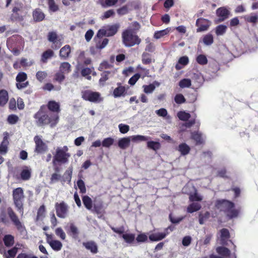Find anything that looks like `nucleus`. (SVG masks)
Instances as JSON below:
<instances>
[{
    "mask_svg": "<svg viewBox=\"0 0 258 258\" xmlns=\"http://www.w3.org/2000/svg\"><path fill=\"white\" fill-rule=\"evenodd\" d=\"M36 119L37 123L39 125L50 124L51 127L56 125L58 121V116L57 114H46L41 108L34 116Z\"/></svg>",
    "mask_w": 258,
    "mask_h": 258,
    "instance_id": "obj_1",
    "label": "nucleus"
},
{
    "mask_svg": "<svg viewBox=\"0 0 258 258\" xmlns=\"http://www.w3.org/2000/svg\"><path fill=\"white\" fill-rule=\"evenodd\" d=\"M215 206L220 211L226 213L230 218L236 217L239 213L238 210L233 209L234 204L227 200H217Z\"/></svg>",
    "mask_w": 258,
    "mask_h": 258,
    "instance_id": "obj_2",
    "label": "nucleus"
},
{
    "mask_svg": "<svg viewBox=\"0 0 258 258\" xmlns=\"http://www.w3.org/2000/svg\"><path fill=\"white\" fill-rule=\"evenodd\" d=\"M123 44L126 47H131L140 43L141 40L136 33L130 27L124 30L122 33Z\"/></svg>",
    "mask_w": 258,
    "mask_h": 258,
    "instance_id": "obj_3",
    "label": "nucleus"
},
{
    "mask_svg": "<svg viewBox=\"0 0 258 258\" xmlns=\"http://www.w3.org/2000/svg\"><path fill=\"white\" fill-rule=\"evenodd\" d=\"M71 155L68 153V148L64 146L62 147H58L56 150V153L53 157V163L55 164L56 162L62 164L67 163Z\"/></svg>",
    "mask_w": 258,
    "mask_h": 258,
    "instance_id": "obj_4",
    "label": "nucleus"
},
{
    "mask_svg": "<svg viewBox=\"0 0 258 258\" xmlns=\"http://www.w3.org/2000/svg\"><path fill=\"white\" fill-rule=\"evenodd\" d=\"M119 27L120 26L118 24L104 26L98 31L97 37H102L103 36L107 37L112 36L117 32Z\"/></svg>",
    "mask_w": 258,
    "mask_h": 258,
    "instance_id": "obj_5",
    "label": "nucleus"
},
{
    "mask_svg": "<svg viewBox=\"0 0 258 258\" xmlns=\"http://www.w3.org/2000/svg\"><path fill=\"white\" fill-rule=\"evenodd\" d=\"M13 197L14 204L20 213L23 214V201L24 198V191L21 187L14 189Z\"/></svg>",
    "mask_w": 258,
    "mask_h": 258,
    "instance_id": "obj_6",
    "label": "nucleus"
},
{
    "mask_svg": "<svg viewBox=\"0 0 258 258\" xmlns=\"http://www.w3.org/2000/svg\"><path fill=\"white\" fill-rule=\"evenodd\" d=\"M7 213L9 215L11 221L16 226L17 230L22 235H25L26 233V230L25 226L19 220L18 216L14 213L11 208H9L7 210Z\"/></svg>",
    "mask_w": 258,
    "mask_h": 258,
    "instance_id": "obj_7",
    "label": "nucleus"
},
{
    "mask_svg": "<svg viewBox=\"0 0 258 258\" xmlns=\"http://www.w3.org/2000/svg\"><path fill=\"white\" fill-rule=\"evenodd\" d=\"M82 96L84 100L92 102L98 103L103 100V98L99 92H93L90 90L82 92Z\"/></svg>",
    "mask_w": 258,
    "mask_h": 258,
    "instance_id": "obj_8",
    "label": "nucleus"
},
{
    "mask_svg": "<svg viewBox=\"0 0 258 258\" xmlns=\"http://www.w3.org/2000/svg\"><path fill=\"white\" fill-rule=\"evenodd\" d=\"M47 39L52 43L51 47L53 49L59 48L62 44L61 37L57 35L56 32H49L47 35Z\"/></svg>",
    "mask_w": 258,
    "mask_h": 258,
    "instance_id": "obj_9",
    "label": "nucleus"
},
{
    "mask_svg": "<svg viewBox=\"0 0 258 258\" xmlns=\"http://www.w3.org/2000/svg\"><path fill=\"white\" fill-rule=\"evenodd\" d=\"M56 215L61 218H65L68 214V206L63 202L56 203L55 205Z\"/></svg>",
    "mask_w": 258,
    "mask_h": 258,
    "instance_id": "obj_10",
    "label": "nucleus"
},
{
    "mask_svg": "<svg viewBox=\"0 0 258 258\" xmlns=\"http://www.w3.org/2000/svg\"><path fill=\"white\" fill-rule=\"evenodd\" d=\"M27 79V75L24 72H20L18 74L16 80L17 82L16 86L18 89H21L26 88L29 84Z\"/></svg>",
    "mask_w": 258,
    "mask_h": 258,
    "instance_id": "obj_11",
    "label": "nucleus"
},
{
    "mask_svg": "<svg viewBox=\"0 0 258 258\" xmlns=\"http://www.w3.org/2000/svg\"><path fill=\"white\" fill-rule=\"evenodd\" d=\"M34 141L35 143V151L37 153H42L47 149V145L42 140L41 137L36 136L34 138Z\"/></svg>",
    "mask_w": 258,
    "mask_h": 258,
    "instance_id": "obj_12",
    "label": "nucleus"
},
{
    "mask_svg": "<svg viewBox=\"0 0 258 258\" xmlns=\"http://www.w3.org/2000/svg\"><path fill=\"white\" fill-rule=\"evenodd\" d=\"M173 230V228L169 227L163 232H157L151 234L149 236V239L152 241H157L163 239L169 234L168 230Z\"/></svg>",
    "mask_w": 258,
    "mask_h": 258,
    "instance_id": "obj_13",
    "label": "nucleus"
},
{
    "mask_svg": "<svg viewBox=\"0 0 258 258\" xmlns=\"http://www.w3.org/2000/svg\"><path fill=\"white\" fill-rule=\"evenodd\" d=\"M211 22L207 19L199 18L196 21V26L198 27L197 29V32L206 31L211 25Z\"/></svg>",
    "mask_w": 258,
    "mask_h": 258,
    "instance_id": "obj_14",
    "label": "nucleus"
},
{
    "mask_svg": "<svg viewBox=\"0 0 258 258\" xmlns=\"http://www.w3.org/2000/svg\"><path fill=\"white\" fill-rule=\"evenodd\" d=\"M117 72V70L114 68H111V70L106 71L101 74V77L99 80V83L101 85H104L105 82L109 78L113 77Z\"/></svg>",
    "mask_w": 258,
    "mask_h": 258,
    "instance_id": "obj_15",
    "label": "nucleus"
},
{
    "mask_svg": "<svg viewBox=\"0 0 258 258\" xmlns=\"http://www.w3.org/2000/svg\"><path fill=\"white\" fill-rule=\"evenodd\" d=\"M3 140L0 145V154L1 155H5L7 153L8 145L9 144L8 141L9 133L8 132H5L3 134Z\"/></svg>",
    "mask_w": 258,
    "mask_h": 258,
    "instance_id": "obj_16",
    "label": "nucleus"
},
{
    "mask_svg": "<svg viewBox=\"0 0 258 258\" xmlns=\"http://www.w3.org/2000/svg\"><path fill=\"white\" fill-rule=\"evenodd\" d=\"M218 238L220 243L223 245L227 244V242L230 237L229 231L227 229L223 228L220 230Z\"/></svg>",
    "mask_w": 258,
    "mask_h": 258,
    "instance_id": "obj_17",
    "label": "nucleus"
},
{
    "mask_svg": "<svg viewBox=\"0 0 258 258\" xmlns=\"http://www.w3.org/2000/svg\"><path fill=\"white\" fill-rule=\"evenodd\" d=\"M216 14L220 21H223L228 18L230 11L225 7H221L217 10Z\"/></svg>",
    "mask_w": 258,
    "mask_h": 258,
    "instance_id": "obj_18",
    "label": "nucleus"
},
{
    "mask_svg": "<svg viewBox=\"0 0 258 258\" xmlns=\"http://www.w3.org/2000/svg\"><path fill=\"white\" fill-rule=\"evenodd\" d=\"M131 138L129 137L120 138L118 141V146L122 150L127 148L131 144Z\"/></svg>",
    "mask_w": 258,
    "mask_h": 258,
    "instance_id": "obj_19",
    "label": "nucleus"
},
{
    "mask_svg": "<svg viewBox=\"0 0 258 258\" xmlns=\"http://www.w3.org/2000/svg\"><path fill=\"white\" fill-rule=\"evenodd\" d=\"M126 93V90L125 87L124 86L119 85L114 90L113 92V95L114 97L118 98L121 96H125Z\"/></svg>",
    "mask_w": 258,
    "mask_h": 258,
    "instance_id": "obj_20",
    "label": "nucleus"
},
{
    "mask_svg": "<svg viewBox=\"0 0 258 258\" xmlns=\"http://www.w3.org/2000/svg\"><path fill=\"white\" fill-rule=\"evenodd\" d=\"M83 244L87 249L90 250L92 253H96L98 252L97 245L95 242L87 241L84 242Z\"/></svg>",
    "mask_w": 258,
    "mask_h": 258,
    "instance_id": "obj_21",
    "label": "nucleus"
},
{
    "mask_svg": "<svg viewBox=\"0 0 258 258\" xmlns=\"http://www.w3.org/2000/svg\"><path fill=\"white\" fill-rule=\"evenodd\" d=\"M160 86V83L157 81H154L152 84H150L148 85H143V88L144 89V92L146 94L152 93L156 87Z\"/></svg>",
    "mask_w": 258,
    "mask_h": 258,
    "instance_id": "obj_22",
    "label": "nucleus"
},
{
    "mask_svg": "<svg viewBox=\"0 0 258 258\" xmlns=\"http://www.w3.org/2000/svg\"><path fill=\"white\" fill-rule=\"evenodd\" d=\"M216 252L222 257L228 258L230 256V251L226 247L218 246L216 249Z\"/></svg>",
    "mask_w": 258,
    "mask_h": 258,
    "instance_id": "obj_23",
    "label": "nucleus"
},
{
    "mask_svg": "<svg viewBox=\"0 0 258 258\" xmlns=\"http://www.w3.org/2000/svg\"><path fill=\"white\" fill-rule=\"evenodd\" d=\"M189 62L188 57L187 56H183L180 57L178 60L177 63L175 65V69L177 70H180Z\"/></svg>",
    "mask_w": 258,
    "mask_h": 258,
    "instance_id": "obj_24",
    "label": "nucleus"
},
{
    "mask_svg": "<svg viewBox=\"0 0 258 258\" xmlns=\"http://www.w3.org/2000/svg\"><path fill=\"white\" fill-rule=\"evenodd\" d=\"M177 150L180 152L181 155L185 156L189 153L190 148L186 143H182L179 145Z\"/></svg>",
    "mask_w": 258,
    "mask_h": 258,
    "instance_id": "obj_25",
    "label": "nucleus"
},
{
    "mask_svg": "<svg viewBox=\"0 0 258 258\" xmlns=\"http://www.w3.org/2000/svg\"><path fill=\"white\" fill-rule=\"evenodd\" d=\"M73 173L72 168H70L67 170L61 177V181L62 183L67 182L70 183L71 181L72 175Z\"/></svg>",
    "mask_w": 258,
    "mask_h": 258,
    "instance_id": "obj_26",
    "label": "nucleus"
},
{
    "mask_svg": "<svg viewBox=\"0 0 258 258\" xmlns=\"http://www.w3.org/2000/svg\"><path fill=\"white\" fill-rule=\"evenodd\" d=\"M9 96L8 92L5 90L0 91V106H4L8 102Z\"/></svg>",
    "mask_w": 258,
    "mask_h": 258,
    "instance_id": "obj_27",
    "label": "nucleus"
},
{
    "mask_svg": "<svg viewBox=\"0 0 258 258\" xmlns=\"http://www.w3.org/2000/svg\"><path fill=\"white\" fill-rule=\"evenodd\" d=\"M47 106L49 110L52 112L58 113L60 111L59 104L58 102L50 101L48 103Z\"/></svg>",
    "mask_w": 258,
    "mask_h": 258,
    "instance_id": "obj_28",
    "label": "nucleus"
},
{
    "mask_svg": "<svg viewBox=\"0 0 258 258\" xmlns=\"http://www.w3.org/2000/svg\"><path fill=\"white\" fill-rule=\"evenodd\" d=\"M31 174V169L28 167H25L24 169H23L21 173V177L23 180H27L30 178Z\"/></svg>",
    "mask_w": 258,
    "mask_h": 258,
    "instance_id": "obj_29",
    "label": "nucleus"
},
{
    "mask_svg": "<svg viewBox=\"0 0 258 258\" xmlns=\"http://www.w3.org/2000/svg\"><path fill=\"white\" fill-rule=\"evenodd\" d=\"M71 52V47L69 45H66L62 47L59 51V56L61 57L66 58L69 56Z\"/></svg>",
    "mask_w": 258,
    "mask_h": 258,
    "instance_id": "obj_30",
    "label": "nucleus"
},
{
    "mask_svg": "<svg viewBox=\"0 0 258 258\" xmlns=\"http://www.w3.org/2000/svg\"><path fill=\"white\" fill-rule=\"evenodd\" d=\"M131 140L134 143H139L140 142L146 141L149 139V137L142 135H133L130 136Z\"/></svg>",
    "mask_w": 258,
    "mask_h": 258,
    "instance_id": "obj_31",
    "label": "nucleus"
},
{
    "mask_svg": "<svg viewBox=\"0 0 258 258\" xmlns=\"http://www.w3.org/2000/svg\"><path fill=\"white\" fill-rule=\"evenodd\" d=\"M170 31V28H167L165 29L162 30L160 31H156L154 34V38L156 39H160L164 36L167 35Z\"/></svg>",
    "mask_w": 258,
    "mask_h": 258,
    "instance_id": "obj_32",
    "label": "nucleus"
},
{
    "mask_svg": "<svg viewBox=\"0 0 258 258\" xmlns=\"http://www.w3.org/2000/svg\"><path fill=\"white\" fill-rule=\"evenodd\" d=\"M191 139L196 142L197 144H201L204 142V139L202 135L199 132H194L191 133Z\"/></svg>",
    "mask_w": 258,
    "mask_h": 258,
    "instance_id": "obj_33",
    "label": "nucleus"
},
{
    "mask_svg": "<svg viewBox=\"0 0 258 258\" xmlns=\"http://www.w3.org/2000/svg\"><path fill=\"white\" fill-rule=\"evenodd\" d=\"M48 242L51 248L56 251L60 250L62 246V243L58 240H51Z\"/></svg>",
    "mask_w": 258,
    "mask_h": 258,
    "instance_id": "obj_34",
    "label": "nucleus"
},
{
    "mask_svg": "<svg viewBox=\"0 0 258 258\" xmlns=\"http://www.w3.org/2000/svg\"><path fill=\"white\" fill-rule=\"evenodd\" d=\"M33 16L36 21H41L44 18V14L39 9H36L34 11Z\"/></svg>",
    "mask_w": 258,
    "mask_h": 258,
    "instance_id": "obj_35",
    "label": "nucleus"
},
{
    "mask_svg": "<svg viewBox=\"0 0 258 258\" xmlns=\"http://www.w3.org/2000/svg\"><path fill=\"white\" fill-rule=\"evenodd\" d=\"M59 71L63 74H68L71 71V64L67 62L61 63L59 67Z\"/></svg>",
    "mask_w": 258,
    "mask_h": 258,
    "instance_id": "obj_36",
    "label": "nucleus"
},
{
    "mask_svg": "<svg viewBox=\"0 0 258 258\" xmlns=\"http://www.w3.org/2000/svg\"><path fill=\"white\" fill-rule=\"evenodd\" d=\"M201 208V206L200 204L197 203H192L188 206L187 211L188 213H192L199 210Z\"/></svg>",
    "mask_w": 258,
    "mask_h": 258,
    "instance_id": "obj_37",
    "label": "nucleus"
},
{
    "mask_svg": "<svg viewBox=\"0 0 258 258\" xmlns=\"http://www.w3.org/2000/svg\"><path fill=\"white\" fill-rule=\"evenodd\" d=\"M227 27L224 25H219L215 28V33L217 36L224 35L227 30Z\"/></svg>",
    "mask_w": 258,
    "mask_h": 258,
    "instance_id": "obj_38",
    "label": "nucleus"
},
{
    "mask_svg": "<svg viewBox=\"0 0 258 258\" xmlns=\"http://www.w3.org/2000/svg\"><path fill=\"white\" fill-rule=\"evenodd\" d=\"M243 18L246 21L249 23L255 24L258 22V16L254 14H251L249 16H244Z\"/></svg>",
    "mask_w": 258,
    "mask_h": 258,
    "instance_id": "obj_39",
    "label": "nucleus"
},
{
    "mask_svg": "<svg viewBox=\"0 0 258 258\" xmlns=\"http://www.w3.org/2000/svg\"><path fill=\"white\" fill-rule=\"evenodd\" d=\"M203 42L206 45H211L214 41L213 36L211 34H207L203 36Z\"/></svg>",
    "mask_w": 258,
    "mask_h": 258,
    "instance_id": "obj_40",
    "label": "nucleus"
},
{
    "mask_svg": "<svg viewBox=\"0 0 258 258\" xmlns=\"http://www.w3.org/2000/svg\"><path fill=\"white\" fill-rule=\"evenodd\" d=\"M114 142V139L108 137L103 139L102 142V145L104 148H109L113 144Z\"/></svg>",
    "mask_w": 258,
    "mask_h": 258,
    "instance_id": "obj_41",
    "label": "nucleus"
},
{
    "mask_svg": "<svg viewBox=\"0 0 258 258\" xmlns=\"http://www.w3.org/2000/svg\"><path fill=\"white\" fill-rule=\"evenodd\" d=\"M54 52L51 49H48L44 52L42 55L41 60L42 61L45 62L47 60L51 57L53 55Z\"/></svg>",
    "mask_w": 258,
    "mask_h": 258,
    "instance_id": "obj_42",
    "label": "nucleus"
},
{
    "mask_svg": "<svg viewBox=\"0 0 258 258\" xmlns=\"http://www.w3.org/2000/svg\"><path fill=\"white\" fill-rule=\"evenodd\" d=\"M177 115L178 118L182 121H187L190 117V114L184 111H179Z\"/></svg>",
    "mask_w": 258,
    "mask_h": 258,
    "instance_id": "obj_43",
    "label": "nucleus"
},
{
    "mask_svg": "<svg viewBox=\"0 0 258 258\" xmlns=\"http://www.w3.org/2000/svg\"><path fill=\"white\" fill-rule=\"evenodd\" d=\"M82 200L85 207L87 209L90 210L92 207V201L91 199L88 196H85L83 197Z\"/></svg>",
    "mask_w": 258,
    "mask_h": 258,
    "instance_id": "obj_44",
    "label": "nucleus"
},
{
    "mask_svg": "<svg viewBox=\"0 0 258 258\" xmlns=\"http://www.w3.org/2000/svg\"><path fill=\"white\" fill-rule=\"evenodd\" d=\"M122 237L125 240V241L128 243H132L135 238V235L132 233H124L122 235Z\"/></svg>",
    "mask_w": 258,
    "mask_h": 258,
    "instance_id": "obj_45",
    "label": "nucleus"
},
{
    "mask_svg": "<svg viewBox=\"0 0 258 258\" xmlns=\"http://www.w3.org/2000/svg\"><path fill=\"white\" fill-rule=\"evenodd\" d=\"M147 147L150 149L156 151L160 148L161 145L158 142L149 141L147 142Z\"/></svg>",
    "mask_w": 258,
    "mask_h": 258,
    "instance_id": "obj_46",
    "label": "nucleus"
},
{
    "mask_svg": "<svg viewBox=\"0 0 258 258\" xmlns=\"http://www.w3.org/2000/svg\"><path fill=\"white\" fill-rule=\"evenodd\" d=\"M197 62L201 65H205L208 63V59L205 55L199 54L196 57Z\"/></svg>",
    "mask_w": 258,
    "mask_h": 258,
    "instance_id": "obj_47",
    "label": "nucleus"
},
{
    "mask_svg": "<svg viewBox=\"0 0 258 258\" xmlns=\"http://www.w3.org/2000/svg\"><path fill=\"white\" fill-rule=\"evenodd\" d=\"M4 241L7 246H10L14 244V238L11 235H7L4 237Z\"/></svg>",
    "mask_w": 258,
    "mask_h": 258,
    "instance_id": "obj_48",
    "label": "nucleus"
},
{
    "mask_svg": "<svg viewBox=\"0 0 258 258\" xmlns=\"http://www.w3.org/2000/svg\"><path fill=\"white\" fill-rule=\"evenodd\" d=\"M152 58L151 55L148 53H143L142 54V62L144 64H148L151 63Z\"/></svg>",
    "mask_w": 258,
    "mask_h": 258,
    "instance_id": "obj_49",
    "label": "nucleus"
},
{
    "mask_svg": "<svg viewBox=\"0 0 258 258\" xmlns=\"http://www.w3.org/2000/svg\"><path fill=\"white\" fill-rule=\"evenodd\" d=\"M108 41L109 40L107 38H104L101 41H99L96 43V48L99 49H102L104 48L107 45Z\"/></svg>",
    "mask_w": 258,
    "mask_h": 258,
    "instance_id": "obj_50",
    "label": "nucleus"
},
{
    "mask_svg": "<svg viewBox=\"0 0 258 258\" xmlns=\"http://www.w3.org/2000/svg\"><path fill=\"white\" fill-rule=\"evenodd\" d=\"M191 85V81L189 79H183L179 82V86L180 88H188Z\"/></svg>",
    "mask_w": 258,
    "mask_h": 258,
    "instance_id": "obj_51",
    "label": "nucleus"
},
{
    "mask_svg": "<svg viewBox=\"0 0 258 258\" xmlns=\"http://www.w3.org/2000/svg\"><path fill=\"white\" fill-rule=\"evenodd\" d=\"M49 10L56 12L58 10V6L55 4L54 0H47Z\"/></svg>",
    "mask_w": 258,
    "mask_h": 258,
    "instance_id": "obj_52",
    "label": "nucleus"
},
{
    "mask_svg": "<svg viewBox=\"0 0 258 258\" xmlns=\"http://www.w3.org/2000/svg\"><path fill=\"white\" fill-rule=\"evenodd\" d=\"M70 232L74 237H76L79 234V231L77 227L73 224L71 223L70 226Z\"/></svg>",
    "mask_w": 258,
    "mask_h": 258,
    "instance_id": "obj_53",
    "label": "nucleus"
},
{
    "mask_svg": "<svg viewBox=\"0 0 258 258\" xmlns=\"http://www.w3.org/2000/svg\"><path fill=\"white\" fill-rule=\"evenodd\" d=\"M55 234L62 240L65 239L66 235L61 227L57 228L55 230Z\"/></svg>",
    "mask_w": 258,
    "mask_h": 258,
    "instance_id": "obj_54",
    "label": "nucleus"
},
{
    "mask_svg": "<svg viewBox=\"0 0 258 258\" xmlns=\"http://www.w3.org/2000/svg\"><path fill=\"white\" fill-rule=\"evenodd\" d=\"M18 248L16 247L13 248L12 249L8 250V254H7L5 252V257L6 258H13L14 257L15 255L16 254L17 252Z\"/></svg>",
    "mask_w": 258,
    "mask_h": 258,
    "instance_id": "obj_55",
    "label": "nucleus"
},
{
    "mask_svg": "<svg viewBox=\"0 0 258 258\" xmlns=\"http://www.w3.org/2000/svg\"><path fill=\"white\" fill-rule=\"evenodd\" d=\"M45 213V207L44 206H41L38 210L37 220L42 219L44 217Z\"/></svg>",
    "mask_w": 258,
    "mask_h": 258,
    "instance_id": "obj_56",
    "label": "nucleus"
},
{
    "mask_svg": "<svg viewBox=\"0 0 258 258\" xmlns=\"http://www.w3.org/2000/svg\"><path fill=\"white\" fill-rule=\"evenodd\" d=\"M118 128L121 133L125 134L129 131L130 126L127 124L120 123L118 125Z\"/></svg>",
    "mask_w": 258,
    "mask_h": 258,
    "instance_id": "obj_57",
    "label": "nucleus"
},
{
    "mask_svg": "<svg viewBox=\"0 0 258 258\" xmlns=\"http://www.w3.org/2000/svg\"><path fill=\"white\" fill-rule=\"evenodd\" d=\"M7 120L10 124H14L16 123L18 121L19 117L16 115L11 114L8 116Z\"/></svg>",
    "mask_w": 258,
    "mask_h": 258,
    "instance_id": "obj_58",
    "label": "nucleus"
},
{
    "mask_svg": "<svg viewBox=\"0 0 258 258\" xmlns=\"http://www.w3.org/2000/svg\"><path fill=\"white\" fill-rule=\"evenodd\" d=\"M141 76L142 75L139 74H136L130 79L128 82V84L131 85H134Z\"/></svg>",
    "mask_w": 258,
    "mask_h": 258,
    "instance_id": "obj_59",
    "label": "nucleus"
},
{
    "mask_svg": "<svg viewBox=\"0 0 258 258\" xmlns=\"http://www.w3.org/2000/svg\"><path fill=\"white\" fill-rule=\"evenodd\" d=\"M174 101L177 104H181L185 102V99L181 94H178L175 95Z\"/></svg>",
    "mask_w": 258,
    "mask_h": 258,
    "instance_id": "obj_60",
    "label": "nucleus"
},
{
    "mask_svg": "<svg viewBox=\"0 0 258 258\" xmlns=\"http://www.w3.org/2000/svg\"><path fill=\"white\" fill-rule=\"evenodd\" d=\"M202 197L196 192L194 194H190L189 195V200L191 201H201L202 200Z\"/></svg>",
    "mask_w": 258,
    "mask_h": 258,
    "instance_id": "obj_61",
    "label": "nucleus"
},
{
    "mask_svg": "<svg viewBox=\"0 0 258 258\" xmlns=\"http://www.w3.org/2000/svg\"><path fill=\"white\" fill-rule=\"evenodd\" d=\"M77 185H78L79 188L80 189V191L82 194H84L86 192V189L85 183L82 180L80 179L78 181Z\"/></svg>",
    "mask_w": 258,
    "mask_h": 258,
    "instance_id": "obj_62",
    "label": "nucleus"
},
{
    "mask_svg": "<svg viewBox=\"0 0 258 258\" xmlns=\"http://www.w3.org/2000/svg\"><path fill=\"white\" fill-rule=\"evenodd\" d=\"M92 73V70L89 68H85L82 70L81 74L83 76L86 77L88 80H90L91 77L90 76V74Z\"/></svg>",
    "mask_w": 258,
    "mask_h": 258,
    "instance_id": "obj_63",
    "label": "nucleus"
},
{
    "mask_svg": "<svg viewBox=\"0 0 258 258\" xmlns=\"http://www.w3.org/2000/svg\"><path fill=\"white\" fill-rule=\"evenodd\" d=\"M47 74L45 72L39 71L36 73V78L40 82H42L46 77Z\"/></svg>",
    "mask_w": 258,
    "mask_h": 258,
    "instance_id": "obj_64",
    "label": "nucleus"
}]
</instances>
